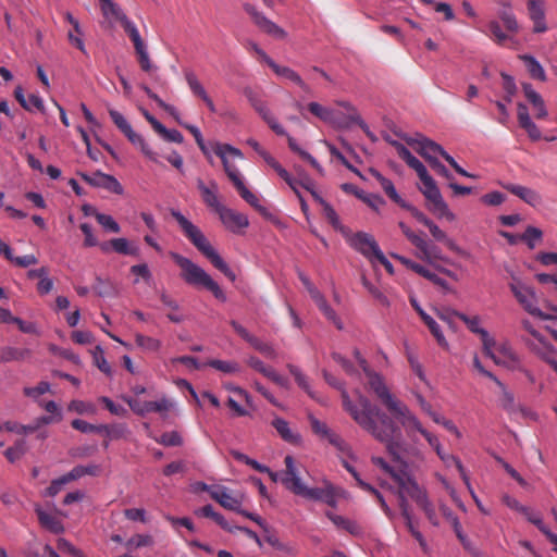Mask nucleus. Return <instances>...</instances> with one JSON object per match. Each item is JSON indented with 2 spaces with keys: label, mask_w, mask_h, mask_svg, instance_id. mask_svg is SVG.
Masks as SVG:
<instances>
[{
  "label": "nucleus",
  "mask_w": 557,
  "mask_h": 557,
  "mask_svg": "<svg viewBox=\"0 0 557 557\" xmlns=\"http://www.w3.org/2000/svg\"><path fill=\"white\" fill-rule=\"evenodd\" d=\"M197 188L201 194L202 201L207 207L211 208L216 213L223 207L218 198V184L215 181H210L209 186L205 184L201 178L197 180Z\"/></svg>",
  "instance_id": "412c9836"
},
{
  "label": "nucleus",
  "mask_w": 557,
  "mask_h": 557,
  "mask_svg": "<svg viewBox=\"0 0 557 557\" xmlns=\"http://www.w3.org/2000/svg\"><path fill=\"white\" fill-rule=\"evenodd\" d=\"M244 10L250 15L253 23L263 33H265L274 38H277V39H284L287 36L286 32L282 27H280L277 24H275L268 17H265L252 4L245 3Z\"/></svg>",
  "instance_id": "2eb2a0df"
},
{
  "label": "nucleus",
  "mask_w": 557,
  "mask_h": 557,
  "mask_svg": "<svg viewBox=\"0 0 557 557\" xmlns=\"http://www.w3.org/2000/svg\"><path fill=\"white\" fill-rule=\"evenodd\" d=\"M57 548L62 553L72 555L73 557H86L81 549L76 548L72 543L63 537L57 540Z\"/></svg>",
  "instance_id": "680f3d73"
},
{
  "label": "nucleus",
  "mask_w": 557,
  "mask_h": 557,
  "mask_svg": "<svg viewBox=\"0 0 557 557\" xmlns=\"http://www.w3.org/2000/svg\"><path fill=\"white\" fill-rule=\"evenodd\" d=\"M407 165L413 169L419 176L422 186L431 185V183L435 182L433 177L428 173L426 168L423 165L421 161H419L416 157H413Z\"/></svg>",
  "instance_id": "79ce46f5"
},
{
  "label": "nucleus",
  "mask_w": 557,
  "mask_h": 557,
  "mask_svg": "<svg viewBox=\"0 0 557 557\" xmlns=\"http://www.w3.org/2000/svg\"><path fill=\"white\" fill-rule=\"evenodd\" d=\"M326 517L338 528H342V529H345L346 531H348L349 533L351 534H355L358 530V527L355 522L342 517V516H338V515H335L331 511H327L326 512Z\"/></svg>",
  "instance_id": "09e8293b"
},
{
  "label": "nucleus",
  "mask_w": 557,
  "mask_h": 557,
  "mask_svg": "<svg viewBox=\"0 0 557 557\" xmlns=\"http://www.w3.org/2000/svg\"><path fill=\"white\" fill-rule=\"evenodd\" d=\"M122 399L129 406L132 411L138 416H145L149 412H166L171 407V403L166 398L156 401H140L137 398L123 396Z\"/></svg>",
  "instance_id": "dca6fc26"
},
{
  "label": "nucleus",
  "mask_w": 557,
  "mask_h": 557,
  "mask_svg": "<svg viewBox=\"0 0 557 557\" xmlns=\"http://www.w3.org/2000/svg\"><path fill=\"white\" fill-rule=\"evenodd\" d=\"M160 300L162 304L168 307L171 311L166 314L168 319L173 323H181L184 320V317L178 313L180 306L176 300H174L170 295L165 292L160 294Z\"/></svg>",
  "instance_id": "58836bf2"
},
{
  "label": "nucleus",
  "mask_w": 557,
  "mask_h": 557,
  "mask_svg": "<svg viewBox=\"0 0 557 557\" xmlns=\"http://www.w3.org/2000/svg\"><path fill=\"white\" fill-rule=\"evenodd\" d=\"M272 425L285 442L293 445H297L301 442V436L290 430L286 420L282 418H275L272 421Z\"/></svg>",
  "instance_id": "c756f323"
},
{
  "label": "nucleus",
  "mask_w": 557,
  "mask_h": 557,
  "mask_svg": "<svg viewBox=\"0 0 557 557\" xmlns=\"http://www.w3.org/2000/svg\"><path fill=\"white\" fill-rule=\"evenodd\" d=\"M109 115L114 123V125L124 134L126 131H129L131 124L124 117L122 113L119 111L109 108L108 109Z\"/></svg>",
  "instance_id": "e2e57ef3"
},
{
  "label": "nucleus",
  "mask_w": 557,
  "mask_h": 557,
  "mask_svg": "<svg viewBox=\"0 0 557 557\" xmlns=\"http://www.w3.org/2000/svg\"><path fill=\"white\" fill-rule=\"evenodd\" d=\"M135 342L137 346L147 351H158L161 347V342L159 339L143 334H137L135 336Z\"/></svg>",
  "instance_id": "603ef678"
},
{
  "label": "nucleus",
  "mask_w": 557,
  "mask_h": 557,
  "mask_svg": "<svg viewBox=\"0 0 557 557\" xmlns=\"http://www.w3.org/2000/svg\"><path fill=\"white\" fill-rule=\"evenodd\" d=\"M26 451V442L24 440H17L12 447H9L4 455L9 461L14 462L20 459Z\"/></svg>",
  "instance_id": "864d4df0"
},
{
  "label": "nucleus",
  "mask_w": 557,
  "mask_h": 557,
  "mask_svg": "<svg viewBox=\"0 0 557 557\" xmlns=\"http://www.w3.org/2000/svg\"><path fill=\"white\" fill-rule=\"evenodd\" d=\"M212 149L214 153L221 159L224 172L227 175L228 180L233 183L236 180L240 178L242 175L239 170L236 168L234 163L230 161L228 157H233L235 159H243V152L238 148L230 144L221 143H213Z\"/></svg>",
  "instance_id": "1a4fd4ad"
},
{
  "label": "nucleus",
  "mask_w": 557,
  "mask_h": 557,
  "mask_svg": "<svg viewBox=\"0 0 557 557\" xmlns=\"http://www.w3.org/2000/svg\"><path fill=\"white\" fill-rule=\"evenodd\" d=\"M537 341L539 345L534 346V351L540 356L541 359L547 362L557 373V360L555 358V351L553 346L544 342L543 337H541Z\"/></svg>",
  "instance_id": "473e14b6"
},
{
  "label": "nucleus",
  "mask_w": 557,
  "mask_h": 557,
  "mask_svg": "<svg viewBox=\"0 0 557 557\" xmlns=\"http://www.w3.org/2000/svg\"><path fill=\"white\" fill-rule=\"evenodd\" d=\"M122 26L134 45L137 61L141 71L151 73L152 71L157 70V66L150 60L147 46L144 42L136 25L132 21L124 18L122 21Z\"/></svg>",
  "instance_id": "423d86ee"
},
{
  "label": "nucleus",
  "mask_w": 557,
  "mask_h": 557,
  "mask_svg": "<svg viewBox=\"0 0 557 557\" xmlns=\"http://www.w3.org/2000/svg\"><path fill=\"white\" fill-rule=\"evenodd\" d=\"M287 141H288V147L292 151H294L295 153H297L302 160L307 161L310 163V165L320 174V175H324V170L323 168L321 166V164L315 160V158H313L309 152L305 151L304 149H301L296 140L290 137L289 135H287Z\"/></svg>",
  "instance_id": "72a5a7b5"
},
{
  "label": "nucleus",
  "mask_w": 557,
  "mask_h": 557,
  "mask_svg": "<svg viewBox=\"0 0 557 557\" xmlns=\"http://www.w3.org/2000/svg\"><path fill=\"white\" fill-rule=\"evenodd\" d=\"M92 359H94L95 366L101 372H103L107 375H111V367H110V364L108 363V361H107V359L104 357V351L101 348V346H96L94 348V350H92Z\"/></svg>",
  "instance_id": "de8ad7c7"
},
{
  "label": "nucleus",
  "mask_w": 557,
  "mask_h": 557,
  "mask_svg": "<svg viewBox=\"0 0 557 557\" xmlns=\"http://www.w3.org/2000/svg\"><path fill=\"white\" fill-rule=\"evenodd\" d=\"M156 132L168 141L176 144H182L184 141V137L181 132L177 129H168L163 124H161V128H158Z\"/></svg>",
  "instance_id": "0e129e2a"
},
{
  "label": "nucleus",
  "mask_w": 557,
  "mask_h": 557,
  "mask_svg": "<svg viewBox=\"0 0 557 557\" xmlns=\"http://www.w3.org/2000/svg\"><path fill=\"white\" fill-rule=\"evenodd\" d=\"M73 429L82 432V433H101L102 429H106L103 425H95L82 419H75L71 422Z\"/></svg>",
  "instance_id": "5fc2aeb1"
},
{
  "label": "nucleus",
  "mask_w": 557,
  "mask_h": 557,
  "mask_svg": "<svg viewBox=\"0 0 557 557\" xmlns=\"http://www.w3.org/2000/svg\"><path fill=\"white\" fill-rule=\"evenodd\" d=\"M420 190L429 201L428 208L432 213L438 218H445L450 222L456 219L455 214L448 209L447 203L444 201L435 182L431 183V185L420 187Z\"/></svg>",
  "instance_id": "9d476101"
},
{
  "label": "nucleus",
  "mask_w": 557,
  "mask_h": 557,
  "mask_svg": "<svg viewBox=\"0 0 557 557\" xmlns=\"http://www.w3.org/2000/svg\"><path fill=\"white\" fill-rule=\"evenodd\" d=\"M307 109L311 114L320 119L321 121L332 124V125H341V123L337 120L336 113L326 107H323L322 104L318 102H310L307 106Z\"/></svg>",
  "instance_id": "7c9ffc66"
},
{
  "label": "nucleus",
  "mask_w": 557,
  "mask_h": 557,
  "mask_svg": "<svg viewBox=\"0 0 557 557\" xmlns=\"http://www.w3.org/2000/svg\"><path fill=\"white\" fill-rule=\"evenodd\" d=\"M522 89H523V92H524V96L527 97V99L531 102V104L536 110L535 116L537 119L546 117L547 110H546V107H545L542 96L532 88L531 84H528V83L522 84Z\"/></svg>",
  "instance_id": "c85d7f7f"
},
{
  "label": "nucleus",
  "mask_w": 557,
  "mask_h": 557,
  "mask_svg": "<svg viewBox=\"0 0 557 557\" xmlns=\"http://www.w3.org/2000/svg\"><path fill=\"white\" fill-rule=\"evenodd\" d=\"M79 176L84 182L92 187H100L116 195H122L124 191L122 185L114 176L106 174L101 171H97L92 175L79 173Z\"/></svg>",
  "instance_id": "f3484780"
},
{
  "label": "nucleus",
  "mask_w": 557,
  "mask_h": 557,
  "mask_svg": "<svg viewBox=\"0 0 557 557\" xmlns=\"http://www.w3.org/2000/svg\"><path fill=\"white\" fill-rule=\"evenodd\" d=\"M407 165L413 169L419 176L422 186L431 185V183L435 182L433 177L428 173L426 168L423 165L421 161H419L416 157H413Z\"/></svg>",
  "instance_id": "37998d69"
},
{
  "label": "nucleus",
  "mask_w": 557,
  "mask_h": 557,
  "mask_svg": "<svg viewBox=\"0 0 557 557\" xmlns=\"http://www.w3.org/2000/svg\"><path fill=\"white\" fill-rule=\"evenodd\" d=\"M487 28H488V36L498 46H505V44L508 40H512V36L510 35L511 33L504 32L500 27L499 22L496 20L490 21L487 24Z\"/></svg>",
  "instance_id": "c9c22d12"
},
{
  "label": "nucleus",
  "mask_w": 557,
  "mask_h": 557,
  "mask_svg": "<svg viewBox=\"0 0 557 557\" xmlns=\"http://www.w3.org/2000/svg\"><path fill=\"white\" fill-rule=\"evenodd\" d=\"M343 466L345 467V469L351 473V475L354 476V479L356 480L357 482V485L362 488L363 491L372 494L379 502L382 510L384 511V513L388 517V519H393L395 517V513L393 512V510L388 507V505L386 504L384 497L382 496V494L376 490L374 488L372 485H370L369 483L364 482L358 474V472L356 471V469L350 466L346 460L343 461Z\"/></svg>",
  "instance_id": "aec40b11"
},
{
  "label": "nucleus",
  "mask_w": 557,
  "mask_h": 557,
  "mask_svg": "<svg viewBox=\"0 0 557 557\" xmlns=\"http://www.w3.org/2000/svg\"><path fill=\"white\" fill-rule=\"evenodd\" d=\"M208 366L211 368L221 371L223 373H236L239 371V364L235 361H223L218 359H211L208 361Z\"/></svg>",
  "instance_id": "8fccbe9b"
},
{
  "label": "nucleus",
  "mask_w": 557,
  "mask_h": 557,
  "mask_svg": "<svg viewBox=\"0 0 557 557\" xmlns=\"http://www.w3.org/2000/svg\"><path fill=\"white\" fill-rule=\"evenodd\" d=\"M405 428L408 436H412V432L417 431L422 434L425 430L414 414L401 401L396 404V409L388 410Z\"/></svg>",
  "instance_id": "a211bd4d"
},
{
  "label": "nucleus",
  "mask_w": 557,
  "mask_h": 557,
  "mask_svg": "<svg viewBox=\"0 0 557 557\" xmlns=\"http://www.w3.org/2000/svg\"><path fill=\"white\" fill-rule=\"evenodd\" d=\"M171 215L177 222L185 237L212 263L215 269L234 282L236 280V274L215 251L200 228L177 210L172 209Z\"/></svg>",
  "instance_id": "7ed1b4c3"
},
{
  "label": "nucleus",
  "mask_w": 557,
  "mask_h": 557,
  "mask_svg": "<svg viewBox=\"0 0 557 557\" xmlns=\"http://www.w3.org/2000/svg\"><path fill=\"white\" fill-rule=\"evenodd\" d=\"M212 499L219 503L223 508L239 513L242 509V497L233 495L225 486H219L212 492Z\"/></svg>",
  "instance_id": "4be33fe9"
},
{
  "label": "nucleus",
  "mask_w": 557,
  "mask_h": 557,
  "mask_svg": "<svg viewBox=\"0 0 557 557\" xmlns=\"http://www.w3.org/2000/svg\"><path fill=\"white\" fill-rule=\"evenodd\" d=\"M231 454L234 457V459L250 466L258 472L264 473L265 471H269V468L267 466L259 463L257 460L249 458L247 455L240 451L233 450Z\"/></svg>",
  "instance_id": "6e6d98bb"
},
{
  "label": "nucleus",
  "mask_w": 557,
  "mask_h": 557,
  "mask_svg": "<svg viewBox=\"0 0 557 557\" xmlns=\"http://www.w3.org/2000/svg\"><path fill=\"white\" fill-rule=\"evenodd\" d=\"M542 231L534 226H528L523 234L520 235V240L524 242L530 249H533L536 242L542 238Z\"/></svg>",
  "instance_id": "3c124183"
},
{
  "label": "nucleus",
  "mask_w": 557,
  "mask_h": 557,
  "mask_svg": "<svg viewBox=\"0 0 557 557\" xmlns=\"http://www.w3.org/2000/svg\"><path fill=\"white\" fill-rule=\"evenodd\" d=\"M221 222L233 233L239 232L248 226L249 222L245 214L223 206L218 212Z\"/></svg>",
  "instance_id": "6ab92c4d"
},
{
  "label": "nucleus",
  "mask_w": 557,
  "mask_h": 557,
  "mask_svg": "<svg viewBox=\"0 0 557 557\" xmlns=\"http://www.w3.org/2000/svg\"><path fill=\"white\" fill-rule=\"evenodd\" d=\"M143 89L144 91L147 94V96L152 99L153 101H156V103L161 108L163 109L164 111H166L168 113H170L172 116H174L177 121H178V116H177V111L176 109L171 106V104H168L165 103L157 94H154L149 87L147 86H143Z\"/></svg>",
  "instance_id": "4d7b16f0"
},
{
  "label": "nucleus",
  "mask_w": 557,
  "mask_h": 557,
  "mask_svg": "<svg viewBox=\"0 0 557 557\" xmlns=\"http://www.w3.org/2000/svg\"><path fill=\"white\" fill-rule=\"evenodd\" d=\"M457 318L460 319L472 333L480 336L483 352L486 357L491 358L496 364H505V360L492 351V347L495 346V339L490 336L485 329L480 326V318L478 315L468 317L465 313H457Z\"/></svg>",
  "instance_id": "6e6552de"
},
{
  "label": "nucleus",
  "mask_w": 557,
  "mask_h": 557,
  "mask_svg": "<svg viewBox=\"0 0 557 557\" xmlns=\"http://www.w3.org/2000/svg\"><path fill=\"white\" fill-rule=\"evenodd\" d=\"M322 211H323V215L324 218L327 220V222L336 230V231H339L343 235H347V231L348 228L345 227L342 223H341V220L336 213V211L334 210V208L327 202V203H323V207H322Z\"/></svg>",
  "instance_id": "a19ab883"
},
{
  "label": "nucleus",
  "mask_w": 557,
  "mask_h": 557,
  "mask_svg": "<svg viewBox=\"0 0 557 557\" xmlns=\"http://www.w3.org/2000/svg\"><path fill=\"white\" fill-rule=\"evenodd\" d=\"M419 250L418 258L433 264L436 260H442L441 250L437 246L432 245L423 239V244L417 248Z\"/></svg>",
  "instance_id": "f704fd0d"
},
{
  "label": "nucleus",
  "mask_w": 557,
  "mask_h": 557,
  "mask_svg": "<svg viewBox=\"0 0 557 557\" xmlns=\"http://www.w3.org/2000/svg\"><path fill=\"white\" fill-rule=\"evenodd\" d=\"M520 59L524 62L531 77L539 79L541 82H545L547 79L543 66L534 57L523 54L520 55Z\"/></svg>",
  "instance_id": "e433bc0d"
},
{
  "label": "nucleus",
  "mask_w": 557,
  "mask_h": 557,
  "mask_svg": "<svg viewBox=\"0 0 557 557\" xmlns=\"http://www.w3.org/2000/svg\"><path fill=\"white\" fill-rule=\"evenodd\" d=\"M234 187L239 193L240 197L248 202L251 207L257 209L260 212H263L265 209L259 205L258 197L252 194L244 184L243 177L233 182Z\"/></svg>",
  "instance_id": "4c0bfd02"
},
{
  "label": "nucleus",
  "mask_w": 557,
  "mask_h": 557,
  "mask_svg": "<svg viewBox=\"0 0 557 557\" xmlns=\"http://www.w3.org/2000/svg\"><path fill=\"white\" fill-rule=\"evenodd\" d=\"M407 479L408 481H416V479L411 474H401L395 475V483L398 486L397 495H398V505L400 508V513L404 519L412 517L410 509H409V503L407 499L408 490L406 488L407 485Z\"/></svg>",
  "instance_id": "5701e85b"
},
{
  "label": "nucleus",
  "mask_w": 557,
  "mask_h": 557,
  "mask_svg": "<svg viewBox=\"0 0 557 557\" xmlns=\"http://www.w3.org/2000/svg\"><path fill=\"white\" fill-rule=\"evenodd\" d=\"M124 135L133 145L138 146L145 156H147L150 159H153V152L151 151L150 147L147 145L145 139L139 134L134 132L132 126L129 127V131H126L124 133Z\"/></svg>",
  "instance_id": "c03bdc74"
},
{
  "label": "nucleus",
  "mask_w": 557,
  "mask_h": 557,
  "mask_svg": "<svg viewBox=\"0 0 557 557\" xmlns=\"http://www.w3.org/2000/svg\"><path fill=\"white\" fill-rule=\"evenodd\" d=\"M96 220L101 226H103L106 230L112 233H120L121 231L120 225L114 221V219L111 215L100 213L96 215Z\"/></svg>",
  "instance_id": "338daca9"
},
{
  "label": "nucleus",
  "mask_w": 557,
  "mask_h": 557,
  "mask_svg": "<svg viewBox=\"0 0 557 557\" xmlns=\"http://www.w3.org/2000/svg\"><path fill=\"white\" fill-rule=\"evenodd\" d=\"M344 237L352 249L360 252L369 260H373L374 257L382 251L374 237L366 232L350 234L348 230L347 235H344Z\"/></svg>",
  "instance_id": "f8f14e48"
},
{
  "label": "nucleus",
  "mask_w": 557,
  "mask_h": 557,
  "mask_svg": "<svg viewBox=\"0 0 557 557\" xmlns=\"http://www.w3.org/2000/svg\"><path fill=\"white\" fill-rule=\"evenodd\" d=\"M287 368L290 374L295 377L298 386L302 388L311 398H315L314 393L310 388L308 377L299 370V368L293 364H288Z\"/></svg>",
  "instance_id": "a18cd8bd"
},
{
  "label": "nucleus",
  "mask_w": 557,
  "mask_h": 557,
  "mask_svg": "<svg viewBox=\"0 0 557 557\" xmlns=\"http://www.w3.org/2000/svg\"><path fill=\"white\" fill-rule=\"evenodd\" d=\"M528 13L530 20L545 18L544 4L542 0H529Z\"/></svg>",
  "instance_id": "bf43d9fd"
},
{
  "label": "nucleus",
  "mask_w": 557,
  "mask_h": 557,
  "mask_svg": "<svg viewBox=\"0 0 557 557\" xmlns=\"http://www.w3.org/2000/svg\"><path fill=\"white\" fill-rule=\"evenodd\" d=\"M170 256L173 261L181 268V277L187 284L195 286L201 285L210 290L216 299L222 301L226 300V296L219 284L214 282L203 269L177 252H170Z\"/></svg>",
  "instance_id": "20e7f679"
},
{
  "label": "nucleus",
  "mask_w": 557,
  "mask_h": 557,
  "mask_svg": "<svg viewBox=\"0 0 557 557\" xmlns=\"http://www.w3.org/2000/svg\"><path fill=\"white\" fill-rule=\"evenodd\" d=\"M400 137L411 146L430 164L431 168L432 161L438 160L437 156H442L445 159V154H448L441 145L422 135H417L414 137L401 135Z\"/></svg>",
  "instance_id": "0eeeda50"
},
{
  "label": "nucleus",
  "mask_w": 557,
  "mask_h": 557,
  "mask_svg": "<svg viewBox=\"0 0 557 557\" xmlns=\"http://www.w3.org/2000/svg\"><path fill=\"white\" fill-rule=\"evenodd\" d=\"M356 359L358 360L359 366L362 368L364 373L367 374L369 381L370 388L374 392L376 397L381 400V403L389 409H396V404L399 401L397 398H395L388 387L386 386L383 377L371 371L368 367L367 360L361 357L358 350L355 351Z\"/></svg>",
  "instance_id": "39448f33"
},
{
  "label": "nucleus",
  "mask_w": 557,
  "mask_h": 557,
  "mask_svg": "<svg viewBox=\"0 0 557 557\" xmlns=\"http://www.w3.org/2000/svg\"><path fill=\"white\" fill-rule=\"evenodd\" d=\"M285 470L281 478V483L295 495L307 499L325 503L330 507H336V491L332 483L324 482L322 487H308L300 479L299 471L295 460L290 455L284 459Z\"/></svg>",
  "instance_id": "f03ea898"
},
{
  "label": "nucleus",
  "mask_w": 557,
  "mask_h": 557,
  "mask_svg": "<svg viewBox=\"0 0 557 557\" xmlns=\"http://www.w3.org/2000/svg\"><path fill=\"white\" fill-rule=\"evenodd\" d=\"M273 72L280 76V77H283V78H286L293 83H295L297 86H299V88L307 92V94H310L311 92V88L310 86L299 76V74L297 72H295L293 69L290 67H287V66H282V65H278L277 63H275L274 61L270 62V65H269Z\"/></svg>",
  "instance_id": "393cba45"
},
{
  "label": "nucleus",
  "mask_w": 557,
  "mask_h": 557,
  "mask_svg": "<svg viewBox=\"0 0 557 557\" xmlns=\"http://www.w3.org/2000/svg\"><path fill=\"white\" fill-rule=\"evenodd\" d=\"M370 174L380 183L382 189L385 194L399 206L403 203V199L398 195L393 182L386 177H384L377 170L371 168L369 170Z\"/></svg>",
  "instance_id": "2f4dec72"
},
{
  "label": "nucleus",
  "mask_w": 557,
  "mask_h": 557,
  "mask_svg": "<svg viewBox=\"0 0 557 557\" xmlns=\"http://www.w3.org/2000/svg\"><path fill=\"white\" fill-rule=\"evenodd\" d=\"M35 512L37 515L38 521L42 528L54 533L60 534L64 532V525L62 521L55 516L45 511L40 506H36Z\"/></svg>",
  "instance_id": "a878e982"
},
{
  "label": "nucleus",
  "mask_w": 557,
  "mask_h": 557,
  "mask_svg": "<svg viewBox=\"0 0 557 557\" xmlns=\"http://www.w3.org/2000/svg\"><path fill=\"white\" fill-rule=\"evenodd\" d=\"M248 364L256 371L270 379L272 382L280 386H287V379L280 375L273 368L265 366L259 358L251 357L248 360Z\"/></svg>",
  "instance_id": "bb28decb"
},
{
  "label": "nucleus",
  "mask_w": 557,
  "mask_h": 557,
  "mask_svg": "<svg viewBox=\"0 0 557 557\" xmlns=\"http://www.w3.org/2000/svg\"><path fill=\"white\" fill-rule=\"evenodd\" d=\"M98 400L104 405V407L110 411V413L117 416V417H126L127 416V409L124 408L122 405L115 404L109 397L101 396V397H99Z\"/></svg>",
  "instance_id": "052dcab7"
},
{
  "label": "nucleus",
  "mask_w": 557,
  "mask_h": 557,
  "mask_svg": "<svg viewBox=\"0 0 557 557\" xmlns=\"http://www.w3.org/2000/svg\"><path fill=\"white\" fill-rule=\"evenodd\" d=\"M406 488L408 490L409 497L423 510L428 520L434 527L440 524L435 508L429 499L426 491L421 487L417 481H408Z\"/></svg>",
  "instance_id": "ddd939ff"
},
{
  "label": "nucleus",
  "mask_w": 557,
  "mask_h": 557,
  "mask_svg": "<svg viewBox=\"0 0 557 557\" xmlns=\"http://www.w3.org/2000/svg\"><path fill=\"white\" fill-rule=\"evenodd\" d=\"M502 77L504 81L503 88L506 92V96L504 97V99L506 102L510 103L513 95L517 91V86H516L515 79L510 75L502 73Z\"/></svg>",
  "instance_id": "69168bd1"
},
{
  "label": "nucleus",
  "mask_w": 557,
  "mask_h": 557,
  "mask_svg": "<svg viewBox=\"0 0 557 557\" xmlns=\"http://www.w3.org/2000/svg\"><path fill=\"white\" fill-rule=\"evenodd\" d=\"M323 376L330 385L342 389V405L351 419L376 441L385 444L394 459L399 460V453L404 450L405 444L400 428L366 396L358 394L357 400L354 401L335 376L326 371L323 372Z\"/></svg>",
  "instance_id": "f257e3e1"
},
{
  "label": "nucleus",
  "mask_w": 557,
  "mask_h": 557,
  "mask_svg": "<svg viewBox=\"0 0 557 557\" xmlns=\"http://www.w3.org/2000/svg\"><path fill=\"white\" fill-rule=\"evenodd\" d=\"M498 17L504 24L505 29L508 33L517 34L520 29L519 23L511 8H505L498 11Z\"/></svg>",
  "instance_id": "ea45409f"
},
{
  "label": "nucleus",
  "mask_w": 557,
  "mask_h": 557,
  "mask_svg": "<svg viewBox=\"0 0 557 557\" xmlns=\"http://www.w3.org/2000/svg\"><path fill=\"white\" fill-rule=\"evenodd\" d=\"M112 250L125 256H136L138 253L137 247H132L126 238L111 239Z\"/></svg>",
  "instance_id": "49530a36"
},
{
  "label": "nucleus",
  "mask_w": 557,
  "mask_h": 557,
  "mask_svg": "<svg viewBox=\"0 0 557 557\" xmlns=\"http://www.w3.org/2000/svg\"><path fill=\"white\" fill-rule=\"evenodd\" d=\"M510 289L515 295L518 302L532 315L540 317L542 319H548V317L544 315L542 311L535 306V296L533 290L522 284L520 281L513 280L510 283Z\"/></svg>",
  "instance_id": "4468645a"
},
{
  "label": "nucleus",
  "mask_w": 557,
  "mask_h": 557,
  "mask_svg": "<svg viewBox=\"0 0 557 557\" xmlns=\"http://www.w3.org/2000/svg\"><path fill=\"white\" fill-rule=\"evenodd\" d=\"M503 187L532 207H536L542 202L540 194L529 187L511 183L503 184Z\"/></svg>",
  "instance_id": "b1692460"
},
{
  "label": "nucleus",
  "mask_w": 557,
  "mask_h": 557,
  "mask_svg": "<svg viewBox=\"0 0 557 557\" xmlns=\"http://www.w3.org/2000/svg\"><path fill=\"white\" fill-rule=\"evenodd\" d=\"M309 421H310L311 430L317 436H319L321 440L327 441L329 444L334 446L336 448V450L338 453H341L342 455H346V456L350 455V451H351L350 446L346 443V441L341 435H338L333 430H331L326 425V423L318 420L313 416L309 417Z\"/></svg>",
  "instance_id": "9b49d317"
},
{
  "label": "nucleus",
  "mask_w": 557,
  "mask_h": 557,
  "mask_svg": "<svg viewBox=\"0 0 557 557\" xmlns=\"http://www.w3.org/2000/svg\"><path fill=\"white\" fill-rule=\"evenodd\" d=\"M186 82H187V84H188L193 95L195 97L200 98L206 103L208 109L212 113H214L216 111L215 106H214L212 99L207 94L205 87L201 85V83L197 78V76L194 73H187L186 74Z\"/></svg>",
  "instance_id": "cd10ccee"
},
{
  "label": "nucleus",
  "mask_w": 557,
  "mask_h": 557,
  "mask_svg": "<svg viewBox=\"0 0 557 557\" xmlns=\"http://www.w3.org/2000/svg\"><path fill=\"white\" fill-rule=\"evenodd\" d=\"M317 306L320 309V311L324 314V317L331 322H333L338 330L343 329L342 321L338 319L336 312L330 307L326 299H323Z\"/></svg>",
  "instance_id": "13d9d810"
},
{
  "label": "nucleus",
  "mask_w": 557,
  "mask_h": 557,
  "mask_svg": "<svg viewBox=\"0 0 557 557\" xmlns=\"http://www.w3.org/2000/svg\"><path fill=\"white\" fill-rule=\"evenodd\" d=\"M249 344L268 358H275L276 356L274 348L270 344L263 343L256 336L251 339Z\"/></svg>",
  "instance_id": "774afa93"
}]
</instances>
